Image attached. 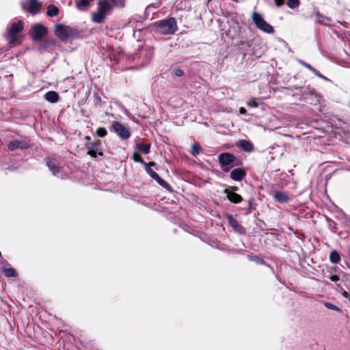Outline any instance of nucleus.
<instances>
[{"label":"nucleus","instance_id":"obj_1","mask_svg":"<svg viewBox=\"0 0 350 350\" xmlns=\"http://www.w3.org/2000/svg\"><path fill=\"white\" fill-rule=\"evenodd\" d=\"M54 33L59 40L66 42L78 38L81 31L76 27L59 23L55 26Z\"/></svg>","mask_w":350,"mask_h":350},{"label":"nucleus","instance_id":"obj_2","mask_svg":"<svg viewBox=\"0 0 350 350\" xmlns=\"http://www.w3.org/2000/svg\"><path fill=\"white\" fill-rule=\"evenodd\" d=\"M113 10V4L111 0H99L98 2V11L92 14V20L94 23L102 24L105 18Z\"/></svg>","mask_w":350,"mask_h":350},{"label":"nucleus","instance_id":"obj_3","mask_svg":"<svg viewBox=\"0 0 350 350\" xmlns=\"http://www.w3.org/2000/svg\"><path fill=\"white\" fill-rule=\"evenodd\" d=\"M156 31L163 35H172L177 30L176 21L174 18H169L154 23Z\"/></svg>","mask_w":350,"mask_h":350},{"label":"nucleus","instance_id":"obj_4","mask_svg":"<svg viewBox=\"0 0 350 350\" xmlns=\"http://www.w3.org/2000/svg\"><path fill=\"white\" fill-rule=\"evenodd\" d=\"M24 23L20 20L17 22L12 23L9 27L7 28L4 36L6 40L12 44L18 40V34L23 29Z\"/></svg>","mask_w":350,"mask_h":350},{"label":"nucleus","instance_id":"obj_5","mask_svg":"<svg viewBox=\"0 0 350 350\" xmlns=\"http://www.w3.org/2000/svg\"><path fill=\"white\" fill-rule=\"evenodd\" d=\"M252 18L256 27L260 30L267 33H273L274 32L273 27L267 23L260 14L254 12Z\"/></svg>","mask_w":350,"mask_h":350},{"label":"nucleus","instance_id":"obj_6","mask_svg":"<svg viewBox=\"0 0 350 350\" xmlns=\"http://www.w3.org/2000/svg\"><path fill=\"white\" fill-rule=\"evenodd\" d=\"M235 157L229 152H224L219 155L218 162L222 170L228 172L231 166L230 165L234 161Z\"/></svg>","mask_w":350,"mask_h":350},{"label":"nucleus","instance_id":"obj_7","mask_svg":"<svg viewBox=\"0 0 350 350\" xmlns=\"http://www.w3.org/2000/svg\"><path fill=\"white\" fill-rule=\"evenodd\" d=\"M21 5L24 10L32 15L39 13L41 8V4L37 0H24L21 2Z\"/></svg>","mask_w":350,"mask_h":350},{"label":"nucleus","instance_id":"obj_8","mask_svg":"<svg viewBox=\"0 0 350 350\" xmlns=\"http://www.w3.org/2000/svg\"><path fill=\"white\" fill-rule=\"evenodd\" d=\"M47 33V29L41 23H36L31 27V38L33 40L40 41Z\"/></svg>","mask_w":350,"mask_h":350},{"label":"nucleus","instance_id":"obj_9","mask_svg":"<svg viewBox=\"0 0 350 350\" xmlns=\"http://www.w3.org/2000/svg\"><path fill=\"white\" fill-rule=\"evenodd\" d=\"M112 129L114 133L117 134L122 139L126 140L131 136L129 130L123 124L118 122H113Z\"/></svg>","mask_w":350,"mask_h":350},{"label":"nucleus","instance_id":"obj_10","mask_svg":"<svg viewBox=\"0 0 350 350\" xmlns=\"http://www.w3.org/2000/svg\"><path fill=\"white\" fill-rule=\"evenodd\" d=\"M151 166L152 165H147L145 167L146 172L148 174V175L152 179L156 180L159 185H161L162 187L169 190L170 189V186L169 185V184L166 181L163 180L155 172H154L150 168Z\"/></svg>","mask_w":350,"mask_h":350},{"label":"nucleus","instance_id":"obj_11","mask_svg":"<svg viewBox=\"0 0 350 350\" xmlns=\"http://www.w3.org/2000/svg\"><path fill=\"white\" fill-rule=\"evenodd\" d=\"M8 147L11 151H14L16 149L23 150L29 148V144L24 140H14L10 142Z\"/></svg>","mask_w":350,"mask_h":350},{"label":"nucleus","instance_id":"obj_12","mask_svg":"<svg viewBox=\"0 0 350 350\" xmlns=\"http://www.w3.org/2000/svg\"><path fill=\"white\" fill-rule=\"evenodd\" d=\"M86 148L88 150V154L92 157H96L97 154L100 156L103 155L102 152H98V145L94 142H88L85 144Z\"/></svg>","mask_w":350,"mask_h":350},{"label":"nucleus","instance_id":"obj_13","mask_svg":"<svg viewBox=\"0 0 350 350\" xmlns=\"http://www.w3.org/2000/svg\"><path fill=\"white\" fill-rule=\"evenodd\" d=\"M230 176L233 180L241 181L246 176V172L242 168H235L231 171Z\"/></svg>","mask_w":350,"mask_h":350},{"label":"nucleus","instance_id":"obj_14","mask_svg":"<svg viewBox=\"0 0 350 350\" xmlns=\"http://www.w3.org/2000/svg\"><path fill=\"white\" fill-rule=\"evenodd\" d=\"M46 165L53 175L58 176V174L60 172V167L57 164V162L54 159H48L46 161Z\"/></svg>","mask_w":350,"mask_h":350},{"label":"nucleus","instance_id":"obj_15","mask_svg":"<svg viewBox=\"0 0 350 350\" xmlns=\"http://www.w3.org/2000/svg\"><path fill=\"white\" fill-rule=\"evenodd\" d=\"M237 146L245 152H252L254 151V145L247 140L241 139L237 142Z\"/></svg>","mask_w":350,"mask_h":350},{"label":"nucleus","instance_id":"obj_16","mask_svg":"<svg viewBox=\"0 0 350 350\" xmlns=\"http://www.w3.org/2000/svg\"><path fill=\"white\" fill-rule=\"evenodd\" d=\"M93 0H79L75 1V5L79 11H86L91 5Z\"/></svg>","mask_w":350,"mask_h":350},{"label":"nucleus","instance_id":"obj_17","mask_svg":"<svg viewBox=\"0 0 350 350\" xmlns=\"http://www.w3.org/2000/svg\"><path fill=\"white\" fill-rule=\"evenodd\" d=\"M225 193L227 194L228 199L232 203L238 204L243 200L242 197L237 193L230 191L228 189H226Z\"/></svg>","mask_w":350,"mask_h":350},{"label":"nucleus","instance_id":"obj_18","mask_svg":"<svg viewBox=\"0 0 350 350\" xmlns=\"http://www.w3.org/2000/svg\"><path fill=\"white\" fill-rule=\"evenodd\" d=\"M273 197L275 200L280 203H286L290 201V198L286 192L275 191Z\"/></svg>","mask_w":350,"mask_h":350},{"label":"nucleus","instance_id":"obj_19","mask_svg":"<svg viewBox=\"0 0 350 350\" xmlns=\"http://www.w3.org/2000/svg\"><path fill=\"white\" fill-rule=\"evenodd\" d=\"M228 222H229V224L230 225V226L232 228H233V229L235 231H237L241 234L244 233L245 231H244L243 228L239 224L237 221L235 219H234L232 215L228 216Z\"/></svg>","mask_w":350,"mask_h":350},{"label":"nucleus","instance_id":"obj_20","mask_svg":"<svg viewBox=\"0 0 350 350\" xmlns=\"http://www.w3.org/2000/svg\"><path fill=\"white\" fill-rule=\"evenodd\" d=\"M44 98L51 103H55L59 100V95L55 91H49L45 94Z\"/></svg>","mask_w":350,"mask_h":350},{"label":"nucleus","instance_id":"obj_21","mask_svg":"<svg viewBox=\"0 0 350 350\" xmlns=\"http://www.w3.org/2000/svg\"><path fill=\"white\" fill-rule=\"evenodd\" d=\"M59 13V8L53 5V4H51L49 5H48L47 7V11H46V15L49 17H53V16H57Z\"/></svg>","mask_w":350,"mask_h":350},{"label":"nucleus","instance_id":"obj_22","mask_svg":"<svg viewBox=\"0 0 350 350\" xmlns=\"http://www.w3.org/2000/svg\"><path fill=\"white\" fill-rule=\"evenodd\" d=\"M133 159L135 161V162H137V163H142L143 165H144L145 167L147 166V165H155V163L154 162H149V163H146L145 162L142 158L141 157V156L138 154V153H133Z\"/></svg>","mask_w":350,"mask_h":350},{"label":"nucleus","instance_id":"obj_23","mask_svg":"<svg viewBox=\"0 0 350 350\" xmlns=\"http://www.w3.org/2000/svg\"><path fill=\"white\" fill-rule=\"evenodd\" d=\"M316 16L317 17V23L324 25H329L331 20L329 18L323 16L319 13H317Z\"/></svg>","mask_w":350,"mask_h":350},{"label":"nucleus","instance_id":"obj_24","mask_svg":"<svg viewBox=\"0 0 350 350\" xmlns=\"http://www.w3.org/2000/svg\"><path fill=\"white\" fill-rule=\"evenodd\" d=\"M329 260L334 264H337L340 261V256L336 250H332L329 254Z\"/></svg>","mask_w":350,"mask_h":350},{"label":"nucleus","instance_id":"obj_25","mask_svg":"<svg viewBox=\"0 0 350 350\" xmlns=\"http://www.w3.org/2000/svg\"><path fill=\"white\" fill-rule=\"evenodd\" d=\"M136 148L138 150L144 154H148L150 150V145L149 144H137Z\"/></svg>","mask_w":350,"mask_h":350},{"label":"nucleus","instance_id":"obj_26","mask_svg":"<svg viewBox=\"0 0 350 350\" xmlns=\"http://www.w3.org/2000/svg\"><path fill=\"white\" fill-rule=\"evenodd\" d=\"M2 270L5 275L8 278H12L16 276V273L13 268H6L2 267Z\"/></svg>","mask_w":350,"mask_h":350},{"label":"nucleus","instance_id":"obj_27","mask_svg":"<svg viewBox=\"0 0 350 350\" xmlns=\"http://www.w3.org/2000/svg\"><path fill=\"white\" fill-rule=\"evenodd\" d=\"M111 2L114 6H119L120 8H124L125 5L124 0H111Z\"/></svg>","mask_w":350,"mask_h":350},{"label":"nucleus","instance_id":"obj_28","mask_svg":"<svg viewBox=\"0 0 350 350\" xmlns=\"http://www.w3.org/2000/svg\"><path fill=\"white\" fill-rule=\"evenodd\" d=\"M184 74L183 71L180 68H176L172 71V77H180L183 76Z\"/></svg>","mask_w":350,"mask_h":350},{"label":"nucleus","instance_id":"obj_29","mask_svg":"<svg viewBox=\"0 0 350 350\" xmlns=\"http://www.w3.org/2000/svg\"><path fill=\"white\" fill-rule=\"evenodd\" d=\"M96 133L99 137H103L107 135V131L105 128L99 127L96 131Z\"/></svg>","mask_w":350,"mask_h":350},{"label":"nucleus","instance_id":"obj_30","mask_svg":"<svg viewBox=\"0 0 350 350\" xmlns=\"http://www.w3.org/2000/svg\"><path fill=\"white\" fill-rule=\"evenodd\" d=\"M247 105L250 107H257L258 106V104L256 102V98H252L247 102Z\"/></svg>","mask_w":350,"mask_h":350},{"label":"nucleus","instance_id":"obj_31","mask_svg":"<svg viewBox=\"0 0 350 350\" xmlns=\"http://www.w3.org/2000/svg\"><path fill=\"white\" fill-rule=\"evenodd\" d=\"M299 63L300 64H301L302 66H304V67H306V68H308V70H310V71H312V72L315 70L314 68H313L309 64H308L302 60H299Z\"/></svg>","mask_w":350,"mask_h":350},{"label":"nucleus","instance_id":"obj_32","mask_svg":"<svg viewBox=\"0 0 350 350\" xmlns=\"http://www.w3.org/2000/svg\"><path fill=\"white\" fill-rule=\"evenodd\" d=\"M313 73L317 76L318 77L321 78V79H323V80L326 81H329L328 78H327L326 77L323 76V75H321L317 69H315V70L313 72Z\"/></svg>","mask_w":350,"mask_h":350},{"label":"nucleus","instance_id":"obj_33","mask_svg":"<svg viewBox=\"0 0 350 350\" xmlns=\"http://www.w3.org/2000/svg\"><path fill=\"white\" fill-rule=\"evenodd\" d=\"M325 306L329 309L334 310H339V308L332 304L325 303Z\"/></svg>","mask_w":350,"mask_h":350},{"label":"nucleus","instance_id":"obj_34","mask_svg":"<svg viewBox=\"0 0 350 350\" xmlns=\"http://www.w3.org/2000/svg\"><path fill=\"white\" fill-rule=\"evenodd\" d=\"M191 153L193 156H196L197 154H199V150H198V147L196 146H195V145L192 146Z\"/></svg>","mask_w":350,"mask_h":350},{"label":"nucleus","instance_id":"obj_35","mask_svg":"<svg viewBox=\"0 0 350 350\" xmlns=\"http://www.w3.org/2000/svg\"><path fill=\"white\" fill-rule=\"evenodd\" d=\"M329 279L331 281H332L334 282H336L339 280V277L336 275H331L329 277Z\"/></svg>","mask_w":350,"mask_h":350},{"label":"nucleus","instance_id":"obj_36","mask_svg":"<svg viewBox=\"0 0 350 350\" xmlns=\"http://www.w3.org/2000/svg\"><path fill=\"white\" fill-rule=\"evenodd\" d=\"M7 264L6 260H5L2 257L0 258V267L2 269V267H5V265Z\"/></svg>","mask_w":350,"mask_h":350},{"label":"nucleus","instance_id":"obj_37","mask_svg":"<svg viewBox=\"0 0 350 350\" xmlns=\"http://www.w3.org/2000/svg\"><path fill=\"white\" fill-rule=\"evenodd\" d=\"M239 113L241 114H245L247 113L246 109L244 107L239 108Z\"/></svg>","mask_w":350,"mask_h":350},{"label":"nucleus","instance_id":"obj_38","mask_svg":"<svg viewBox=\"0 0 350 350\" xmlns=\"http://www.w3.org/2000/svg\"><path fill=\"white\" fill-rule=\"evenodd\" d=\"M249 206L247 207V213H251L252 200L248 202Z\"/></svg>","mask_w":350,"mask_h":350},{"label":"nucleus","instance_id":"obj_39","mask_svg":"<svg viewBox=\"0 0 350 350\" xmlns=\"http://www.w3.org/2000/svg\"><path fill=\"white\" fill-rule=\"evenodd\" d=\"M8 169H9L10 170H12L14 168H13L12 167L10 166V167H8Z\"/></svg>","mask_w":350,"mask_h":350},{"label":"nucleus","instance_id":"obj_40","mask_svg":"<svg viewBox=\"0 0 350 350\" xmlns=\"http://www.w3.org/2000/svg\"><path fill=\"white\" fill-rule=\"evenodd\" d=\"M86 139L89 141L90 139V137H86Z\"/></svg>","mask_w":350,"mask_h":350}]
</instances>
